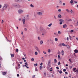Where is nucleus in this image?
<instances>
[{
	"mask_svg": "<svg viewBox=\"0 0 78 78\" xmlns=\"http://www.w3.org/2000/svg\"><path fill=\"white\" fill-rule=\"evenodd\" d=\"M67 48H69V49H70V46L69 45H67V46H66Z\"/></svg>",
	"mask_w": 78,
	"mask_h": 78,
	"instance_id": "nucleus-21",
	"label": "nucleus"
},
{
	"mask_svg": "<svg viewBox=\"0 0 78 78\" xmlns=\"http://www.w3.org/2000/svg\"><path fill=\"white\" fill-rule=\"evenodd\" d=\"M58 33L59 34H61V32L59 31H58Z\"/></svg>",
	"mask_w": 78,
	"mask_h": 78,
	"instance_id": "nucleus-28",
	"label": "nucleus"
},
{
	"mask_svg": "<svg viewBox=\"0 0 78 78\" xmlns=\"http://www.w3.org/2000/svg\"><path fill=\"white\" fill-rule=\"evenodd\" d=\"M54 62L55 63H56V62H57V60L56 59H55Z\"/></svg>",
	"mask_w": 78,
	"mask_h": 78,
	"instance_id": "nucleus-33",
	"label": "nucleus"
},
{
	"mask_svg": "<svg viewBox=\"0 0 78 78\" xmlns=\"http://www.w3.org/2000/svg\"><path fill=\"white\" fill-rule=\"evenodd\" d=\"M63 72H66V69H63Z\"/></svg>",
	"mask_w": 78,
	"mask_h": 78,
	"instance_id": "nucleus-56",
	"label": "nucleus"
},
{
	"mask_svg": "<svg viewBox=\"0 0 78 78\" xmlns=\"http://www.w3.org/2000/svg\"><path fill=\"white\" fill-rule=\"evenodd\" d=\"M59 22H64V20H63L61 19L59 20Z\"/></svg>",
	"mask_w": 78,
	"mask_h": 78,
	"instance_id": "nucleus-17",
	"label": "nucleus"
},
{
	"mask_svg": "<svg viewBox=\"0 0 78 78\" xmlns=\"http://www.w3.org/2000/svg\"><path fill=\"white\" fill-rule=\"evenodd\" d=\"M51 25H52V23H51L48 25V27H50Z\"/></svg>",
	"mask_w": 78,
	"mask_h": 78,
	"instance_id": "nucleus-22",
	"label": "nucleus"
},
{
	"mask_svg": "<svg viewBox=\"0 0 78 78\" xmlns=\"http://www.w3.org/2000/svg\"><path fill=\"white\" fill-rule=\"evenodd\" d=\"M69 39H70L71 40V41L72 40V39L71 38V36H70V35H69Z\"/></svg>",
	"mask_w": 78,
	"mask_h": 78,
	"instance_id": "nucleus-41",
	"label": "nucleus"
},
{
	"mask_svg": "<svg viewBox=\"0 0 78 78\" xmlns=\"http://www.w3.org/2000/svg\"><path fill=\"white\" fill-rule=\"evenodd\" d=\"M31 61H34V59L33 58H31Z\"/></svg>",
	"mask_w": 78,
	"mask_h": 78,
	"instance_id": "nucleus-43",
	"label": "nucleus"
},
{
	"mask_svg": "<svg viewBox=\"0 0 78 78\" xmlns=\"http://www.w3.org/2000/svg\"><path fill=\"white\" fill-rule=\"evenodd\" d=\"M59 73H60V74H61V73H62V71H61V70H60V71H59Z\"/></svg>",
	"mask_w": 78,
	"mask_h": 78,
	"instance_id": "nucleus-36",
	"label": "nucleus"
},
{
	"mask_svg": "<svg viewBox=\"0 0 78 78\" xmlns=\"http://www.w3.org/2000/svg\"><path fill=\"white\" fill-rule=\"evenodd\" d=\"M61 54V52L60 51H58V55H60Z\"/></svg>",
	"mask_w": 78,
	"mask_h": 78,
	"instance_id": "nucleus-29",
	"label": "nucleus"
},
{
	"mask_svg": "<svg viewBox=\"0 0 78 78\" xmlns=\"http://www.w3.org/2000/svg\"><path fill=\"white\" fill-rule=\"evenodd\" d=\"M38 40H39L40 41V40H41V38L39 37H38Z\"/></svg>",
	"mask_w": 78,
	"mask_h": 78,
	"instance_id": "nucleus-49",
	"label": "nucleus"
},
{
	"mask_svg": "<svg viewBox=\"0 0 78 78\" xmlns=\"http://www.w3.org/2000/svg\"><path fill=\"white\" fill-rule=\"evenodd\" d=\"M40 69V70H42V68H43V67L42 66H40L39 67Z\"/></svg>",
	"mask_w": 78,
	"mask_h": 78,
	"instance_id": "nucleus-23",
	"label": "nucleus"
},
{
	"mask_svg": "<svg viewBox=\"0 0 78 78\" xmlns=\"http://www.w3.org/2000/svg\"><path fill=\"white\" fill-rule=\"evenodd\" d=\"M74 3H76H76H78V2H76V1H74Z\"/></svg>",
	"mask_w": 78,
	"mask_h": 78,
	"instance_id": "nucleus-61",
	"label": "nucleus"
},
{
	"mask_svg": "<svg viewBox=\"0 0 78 78\" xmlns=\"http://www.w3.org/2000/svg\"><path fill=\"white\" fill-rule=\"evenodd\" d=\"M54 17L55 20H56V19H57V18H56V16H54Z\"/></svg>",
	"mask_w": 78,
	"mask_h": 78,
	"instance_id": "nucleus-34",
	"label": "nucleus"
},
{
	"mask_svg": "<svg viewBox=\"0 0 78 78\" xmlns=\"http://www.w3.org/2000/svg\"><path fill=\"white\" fill-rule=\"evenodd\" d=\"M35 71L36 72H38V70L37 69V68H35Z\"/></svg>",
	"mask_w": 78,
	"mask_h": 78,
	"instance_id": "nucleus-31",
	"label": "nucleus"
},
{
	"mask_svg": "<svg viewBox=\"0 0 78 78\" xmlns=\"http://www.w3.org/2000/svg\"><path fill=\"white\" fill-rule=\"evenodd\" d=\"M67 26L66 24H64L63 26V28H67Z\"/></svg>",
	"mask_w": 78,
	"mask_h": 78,
	"instance_id": "nucleus-8",
	"label": "nucleus"
},
{
	"mask_svg": "<svg viewBox=\"0 0 78 78\" xmlns=\"http://www.w3.org/2000/svg\"><path fill=\"white\" fill-rule=\"evenodd\" d=\"M3 75H6V73L5 72H4L2 73Z\"/></svg>",
	"mask_w": 78,
	"mask_h": 78,
	"instance_id": "nucleus-27",
	"label": "nucleus"
},
{
	"mask_svg": "<svg viewBox=\"0 0 78 78\" xmlns=\"http://www.w3.org/2000/svg\"><path fill=\"white\" fill-rule=\"evenodd\" d=\"M75 30H76V31H78V28H75Z\"/></svg>",
	"mask_w": 78,
	"mask_h": 78,
	"instance_id": "nucleus-35",
	"label": "nucleus"
},
{
	"mask_svg": "<svg viewBox=\"0 0 78 78\" xmlns=\"http://www.w3.org/2000/svg\"><path fill=\"white\" fill-rule=\"evenodd\" d=\"M4 22V21H3V20H2L1 22L2 23H3Z\"/></svg>",
	"mask_w": 78,
	"mask_h": 78,
	"instance_id": "nucleus-59",
	"label": "nucleus"
},
{
	"mask_svg": "<svg viewBox=\"0 0 78 78\" xmlns=\"http://www.w3.org/2000/svg\"><path fill=\"white\" fill-rule=\"evenodd\" d=\"M24 38H25V37L24 36H23L22 37V39H24Z\"/></svg>",
	"mask_w": 78,
	"mask_h": 78,
	"instance_id": "nucleus-50",
	"label": "nucleus"
},
{
	"mask_svg": "<svg viewBox=\"0 0 78 78\" xmlns=\"http://www.w3.org/2000/svg\"><path fill=\"white\" fill-rule=\"evenodd\" d=\"M16 2L17 3H19V2H22V0H15Z\"/></svg>",
	"mask_w": 78,
	"mask_h": 78,
	"instance_id": "nucleus-9",
	"label": "nucleus"
},
{
	"mask_svg": "<svg viewBox=\"0 0 78 78\" xmlns=\"http://www.w3.org/2000/svg\"><path fill=\"white\" fill-rule=\"evenodd\" d=\"M74 52H75V53H78V50L76 49L74 51Z\"/></svg>",
	"mask_w": 78,
	"mask_h": 78,
	"instance_id": "nucleus-18",
	"label": "nucleus"
},
{
	"mask_svg": "<svg viewBox=\"0 0 78 78\" xmlns=\"http://www.w3.org/2000/svg\"><path fill=\"white\" fill-rule=\"evenodd\" d=\"M66 11H67V12H69V10L68 9H66Z\"/></svg>",
	"mask_w": 78,
	"mask_h": 78,
	"instance_id": "nucleus-40",
	"label": "nucleus"
},
{
	"mask_svg": "<svg viewBox=\"0 0 78 78\" xmlns=\"http://www.w3.org/2000/svg\"><path fill=\"white\" fill-rule=\"evenodd\" d=\"M23 12V11L22 9H20L18 11V13L19 14H22Z\"/></svg>",
	"mask_w": 78,
	"mask_h": 78,
	"instance_id": "nucleus-7",
	"label": "nucleus"
},
{
	"mask_svg": "<svg viewBox=\"0 0 78 78\" xmlns=\"http://www.w3.org/2000/svg\"><path fill=\"white\" fill-rule=\"evenodd\" d=\"M58 65H60L61 64V63H60V62H59L58 63Z\"/></svg>",
	"mask_w": 78,
	"mask_h": 78,
	"instance_id": "nucleus-45",
	"label": "nucleus"
},
{
	"mask_svg": "<svg viewBox=\"0 0 78 78\" xmlns=\"http://www.w3.org/2000/svg\"><path fill=\"white\" fill-rule=\"evenodd\" d=\"M58 46H59V47H61V46H62V44H61V43H60L59 44Z\"/></svg>",
	"mask_w": 78,
	"mask_h": 78,
	"instance_id": "nucleus-30",
	"label": "nucleus"
},
{
	"mask_svg": "<svg viewBox=\"0 0 78 78\" xmlns=\"http://www.w3.org/2000/svg\"><path fill=\"white\" fill-rule=\"evenodd\" d=\"M12 6L14 8H20V5L19 4L16 3H14L12 4Z\"/></svg>",
	"mask_w": 78,
	"mask_h": 78,
	"instance_id": "nucleus-2",
	"label": "nucleus"
},
{
	"mask_svg": "<svg viewBox=\"0 0 78 78\" xmlns=\"http://www.w3.org/2000/svg\"><path fill=\"white\" fill-rule=\"evenodd\" d=\"M58 2L60 4H62V0H58Z\"/></svg>",
	"mask_w": 78,
	"mask_h": 78,
	"instance_id": "nucleus-13",
	"label": "nucleus"
},
{
	"mask_svg": "<svg viewBox=\"0 0 78 78\" xmlns=\"http://www.w3.org/2000/svg\"><path fill=\"white\" fill-rule=\"evenodd\" d=\"M35 55H37V51H36L35 52Z\"/></svg>",
	"mask_w": 78,
	"mask_h": 78,
	"instance_id": "nucleus-32",
	"label": "nucleus"
},
{
	"mask_svg": "<svg viewBox=\"0 0 78 78\" xmlns=\"http://www.w3.org/2000/svg\"><path fill=\"white\" fill-rule=\"evenodd\" d=\"M30 6L31 8H34V5L32 4H30Z\"/></svg>",
	"mask_w": 78,
	"mask_h": 78,
	"instance_id": "nucleus-16",
	"label": "nucleus"
},
{
	"mask_svg": "<svg viewBox=\"0 0 78 78\" xmlns=\"http://www.w3.org/2000/svg\"><path fill=\"white\" fill-rule=\"evenodd\" d=\"M62 55L63 56L64 55V52L63 50H62L61 51Z\"/></svg>",
	"mask_w": 78,
	"mask_h": 78,
	"instance_id": "nucleus-12",
	"label": "nucleus"
},
{
	"mask_svg": "<svg viewBox=\"0 0 78 78\" xmlns=\"http://www.w3.org/2000/svg\"><path fill=\"white\" fill-rule=\"evenodd\" d=\"M42 44H43V41L41 40L40 41V45H42Z\"/></svg>",
	"mask_w": 78,
	"mask_h": 78,
	"instance_id": "nucleus-20",
	"label": "nucleus"
},
{
	"mask_svg": "<svg viewBox=\"0 0 78 78\" xmlns=\"http://www.w3.org/2000/svg\"><path fill=\"white\" fill-rule=\"evenodd\" d=\"M58 58L60 59V55H58Z\"/></svg>",
	"mask_w": 78,
	"mask_h": 78,
	"instance_id": "nucleus-51",
	"label": "nucleus"
},
{
	"mask_svg": "<svg viewBox=\"0 0 78 78\" xmlns=\"http://www.w3.org/2000/svg\"><path fill=\"white\" fill-rule=\"evenodd\" d=\"M62 17V16L61 14H59L58 16V18H61Z\"/></svg>",
	"mask_w": 78,
	"mask_h": 78,
	"instance_id": "nucleus-19",
	"label": "nucleus"
},
{
	"mask_svg": "<svg viewBox=\"0 0 78 78\" xmlns=\"http://www.w3.org/2000/svg\"><path fill=\"white\" fill-rule=\"evenodd\" d=\"M34 66H37V63L35 64Z\"/></svg>",
	"mask_w": 78,
	"mask_h": 78,
	"instance_id": "nucleus-46",
	"label": "nucleus"
},
{
	"mask_svg": "<svg viewBox=\"0 0 78 78\" xmlns=\"http://www.w3.org/2000/svg\"><path fill=\"white\" fill-rule=\"evenodd\" d=\"M24 30H25V31H27V29L26 28H25Z\"/></svg>",
	"mask_w": 78,
	"mask_h": 78,
	"instance_id": "nucleus-62",
	"label": "nucleus"
},
{
	"mask_svg": "<svg viewBox=\"0 0 78 78\" xmlns=\"http://www.w3.org/2000/svg\"><path fill=\"white\" fill-rule=\"evenodd\" d=\"M53 40H51V42H50V43L51 44H53Z\"/></svg>",
	"mask_w": 78,
	"mask_h": 78,
	"instance_id": "nucleus-26",
	"label": "nucleus"
},
{
	"mask_svg": "<svg viewBox=\"0 0 78 78\" xmlns=\"http://www.w3.org/2000/svg\"><path fill=\"white\" fill-rule=\"evenodd\" d=\"M51 40V38H50L48 40H47V42H50Z\"/></svg>",
	"mask_w": 78,
	"mask_h": 78,
	"instance_id": "nucleus-24",
	"label": "nucleus"
},
{
	"mask_svg": "<svg viewBox=\"0 0 78 78\" xmlns=\"http://www.w3.org/2000/svg\"><path fill=\"white\" fill-rule=\"evenodd\" d=\"M73 0H71L70 1V3H71V4H72V3H73Z\"/></svg>",
	"mask_w": 78,
	"mask_h": 78,
	"instance_id": "nucleus-37",
	"label": "nucleus"
},
{
	"mask_svg": "<svg viewBox=\"0 0 78 78\" xmlns=\"http://www.w3.org/2000/svg\"><path fill=\"white\" fill-rule=\"evenodd\" d=\"M40 30L42 33H44L46 31V30L44 29H43L42 28H40Z\"/></svg>",
	"mask_w": 78,
	"mask_h": 78,
	"instance_id": "nucleus-5",
	"label": "nucleus"
},
{
	"mask_svg": "<svg viewBox=\"0 0 78 78\" xmlns=\"http://www.w3.org/2000/svg\"><path fill=\"white\" fill-rule=\"evenodd\" d=\"M75 70H76V69L75 68H74L73 69V70L75 72Z\"/></svg>",
	"mask_w": 78,
	"mask_h": 78,
	"instance_id": "nucleus-48",
	"label": "nucleus"
},
{
	"mask_svg": "<svg viewBox=\"0 0 78 78\" xmlns=\"http://www.w3.org/2000/svg\"><path fill=\"white\" fill-rule=\"evenodd\" d=\"M25 65H27V66H28V63H27V62H26L25 63Z\"/></svg>",
	"mask_w": 78,
	"mask_h": 78,
	"instance_id": "nucleus-44",
	"label": "nucleus"
},
{
	"mask_svg": "<svg viewBox=\"0 0 78 78\" xmlns=\"http://www.w3.org/2000/svg\"><path fill=\"white\" fill-rule=\"evenodd\" d=\"M69 12H70L72 13V12H73V11L72 9H71L70 10Z\"/></svg>",
	"mask_w": 78,
	"mask_h": 78,
	"instance_id": "nucleus-47",
	"label": "nucleus"
},
{
	"mask_svg": "<svg viewBox=\"0 0 78 78\" xmlns=\"http://www.w3.org/2000/svg\"><path fill=\"white\" fill-rule=\"evenodd\" d=\"M26 20H29V15H27L26 18Z\"/></svg>",
	"mask_w": 78,
	"mask_h": 78,
	"instance_id": "nucleus-10",
	"label": "nucleus"
},
{
	"mask_svg": "<svg viewBox=\"0 0 78 78\" xmlns=\"http://www.w3.org/2000/svg\"><path fill=\"white\" fill-rule=\"evenodd\" d=\"M51 60H48V68H50V67H51L50 64H51Z\"/></svg>",
	"mask_w": 78,
	"mask_h": 78,
	"instance_id": "nucleus-6",
	"label": "nucleus"
},
{
	"mask_svg": "<svg viewBox=\"0 0 78 78\" xmlns=\"http://www.w3.org/2000/svg\"><path fill=\"white\" fill-rule=\"evenodd\" d=\"M78 72V69H76V70L75 71V72Z\"/></svg>",
	"mask_w": 78,
	"mask_h": 78,
	"instance_id": "nucleus-55",
	"label": "nucleus"
},
{
	"mask_svg": "<svg viewBox=\"0 0 78 78\" xmlns=\"http://www.w3.org/2000/svg\"><path fill=\"white\" fill-rule=\"evenodd\" d=\"M58 38H55V41H58Z\"/></svg>",
	"mask_w": 78,
	"mask_h": 78,
	"instance_id": "nucleus-38",
	"label": "nucleus"
},
{
	"mask_svg": "<svg viewBox=\"0 0 78 78\" xmlns=\"http://www.w3.org/2000/svg\"><path fill=\"white\" fill-rule=\"evenodd\" d=\"M58 11V12H61V9H59Z\"/></svg>",
	"mask_w": 78,
	"mask_h": 78,
	"instance_id": "nucleus-52",
	"label": "nucleus"
},
{
	"mask_svg": "<svg viewBox=\"0 0 78 78\" xmlns=\"http://www.w3.org/2000/svg\"><path fill=\"white\" fill-rule=\"evenodd\" d=\"M34 48H35V50H36L37 51H38V53H41V51H40V50H39V48H38V47H37L36 46H35Z\"/></svg>",
	"mask_w": 78,
	"mask_h": 78,
	"instance_id": "nucleus-4",
	"label": "nucleus"
},
{
	"mask_svg": "<svg viewBox=\"0 0 78 78\" xmlns=\"http://www.w3.org/2000/svg\"><path fill=\"white\" fill-rule=\"evenodd\" d=\"M34 76H35V75H34L32 76V78H34Z\"/></svg>",
	"mask_w": 78,
	"mask_h": 78,
	"instance_id": "nucleus-63",
	"label": "nucleus"
},
{
	"mask_svg": "<svg viewBox=\"0 0 78 78\" xmlns=\"http://www.w3.org/2000/svg\"><path fill=\"white\" fill-rule=\"evenodd\" d=\"M71 33H73V30H71Z\"/></svg>",
	"mask_w": 78,
	"mask_h": 78,
	"instance_id": "nucleus-54",
	"label": "nucleus"
},
{
	"mask_svg": "<svg viewBox=\"0 0 78 78\" xmlns=\"http://www.w3.org/2000/svg\"><path fill=\"white\" fill-rule=\"evenodd\" d=\"M65 73L66 75H67L68 74V73H67V72H65Z\"/></svg>",
	"mask_w": 78,
	"mask_h": 78,
	"instance_id": "nucleus-58",
	"label": "nucleus"
},
{
	"mask_svg": "<svg viewBox=\"0 0 78 78\" xmlns=\"http://www.w3.org/2000/svg\"><path fill=\"white\" fill-rule=\"evenodd\" d=\"M42 64H43L42 63V62H41V64H40V66H42Z\"/></svg>",
	"mask_w": 78,
	"mask_h": 78,
	"instance_id": "nucleus-64",
	"label": "nucleus"
},
{
	"mask_svg": "<svg viewBox=\"0 0 78 78\" xmlns=\"http://www.w3.org/2000/svg\"><path fill=\"white\" fill-rule=\"evenodd\" d=\"M10 55L12 58H14V55L12 54H10Z\"/></svg>",
	"mask_w": 78,
	"mask_h": 78,
	"instance_id": "nucleus-14",
	"label": "nucleus"
},
{
	"mask_svg": "<svg viewBox=\"0 0 78 78\" xmlns=\"http://www.w3.org/2000/svg\"><path fill=\"white\" fill-rule=\"evenodd\" d=\"M9 7V5H8L6 4H5L3 6V7L1 9V10L2 11H4L6 10Z\"/></svg>",
	"mask_w": 78,
	"mask_h": 78,
	"instance_id": "nucleus-1",
	"label": "nucleus"
},
{
	"mask_svg": "<svg viewBox=\"0 0 78 78\" xmlns=\"http://www.w3.org/2000/svg\"><path fill=\"white\" fill-rule=\"evenodd\" d=\"M59 23L60 24V25H61L62 24V22H60V23Z\"/></svg>",
	"mask_w": 78,
	"mask_h": 78,
	"instance_id": "nucleus-53",
	"label": "nucleus"
},
{
	"mask_svg": "<svg viewBox=\"0 0 78 78\" xmlns=\"http://www.w3.org/2000/svg\"><path fill=\"white\" fill-rule=\"evenodd\" d=\"M43 53H44V54H47V53L45 52V51H43Z\"/></svg>",
	"mask_w": 78,
	"mask_h": 78,
	"instance_id": "nucleus-57",
	"label": "nucleus"
},
{
	"mask_svg": "<svg viewBox=\"0 0 78 78\" xmlns=\"http://www.w3.org/2000/svg\"><path fill=\"white\" fill-rule=\"evenodd\" d=\"M37 14L39 16H43V12H37Z\"/></svg>",
	"mask_w": 78,
	"mask_h": 78,
	"instance_id": "nucleus-3",
	"label": "nucleus"
},
{
	"mask_svg": "<svg viewBox=\"0 0 78 78\" xmlns=\"http://www.w3.org/2000/svg\"><path fill=\"white\" fill-rule=\"evenodd\" d=\"M62 46H64V47H66L67 46V45L65 44H64V43H62Z\"/></svg>",
	"mask_w": 78,
	"mask_h": 78,
	"instance_id": "nucleus-15",
	"label": "nucleus"
},
{
	"mask_svg": "<svg viewBox=\"0 0 78 78\" xmlns=\"http://www.w3.org/2000/svg\"><path fill=\"white\" fill-rule=\"evenodd\" d=\"M48 51L49 53H50V51H51L50 50V49H48Z\"/></svg>",
	"mask_w": 78,
	"mask_h": 78,
	"instance_id": "nucleus-42",
	"label": "nucleus"
},
{
	"mask_svg": "<svg viewBox=\"0 0 78 78\" xmlns=\"http://www.w3.org/2000/svg\"><path fill=\"white\" fill-rule=\"evenodd\" d=\"M16 52H18L19 51V49H16Z\"/></svg>",
	"mask_w": 78,
	"mask_h": 78,
	"instance_id": "nucleus-39",
	"label": "nucleus"
},
{
	"mask_svg": "<svg viewBox=\"0 0 78 78\" xmlns=\"http://www.w3.org/2000/svg\"><path fill=\"white\" fill-rule=\"evenodd\" d=\"M22 21L23 22V24H25V19H22Z\"/></svg>",
	"mask_w": 78,
	"mask_h": 78,
	"instance_id": "nucleus-11",
	"label": "nucleus"
},
{
	"mask_svg": "<svg viewBox=\"0 0 78 78\" xmlns=\"http://www.w3.org/2000/svg\"><path fill=\"white\" fill-rule=\"evenodd\" d=\"M56 68L57 69H58V70H59V67L57 66V67H56Z\"/></svg>",
	"mask_w": 78,
	"mask_h": 78,
	"instance_id": "nucleus-60",
	"label": "nucleus"
},
{
	"mask_svg": "<svg viewBox=\"0 0 78 78\" xmlns=\"http://www.w3.org/2000/svg\"><path fill=\"white\" fill-rule=\"evenodd\" d=\"M18 68L19 69H20V64H18Z\"/></svg>",
	"mask_w": 78,
	"mask_h": 78,
	"instance_id": "nucleus-25",
	"label": "nucleus"
}]
</instances>
